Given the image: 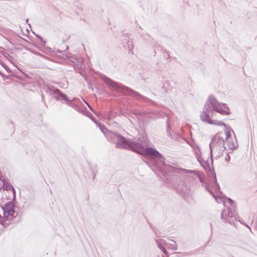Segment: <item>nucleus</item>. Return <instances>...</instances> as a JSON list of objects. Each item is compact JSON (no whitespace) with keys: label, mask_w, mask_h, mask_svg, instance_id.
<instances>
[{"label":"nucleus","mask_w":257,"mask_h":257,"mask_svg":"<svg viewBox=\"0 0 257 257\" xmlns=\"http://www.w3.org/2000/svg\"><path fill=\"white\" fill-rule=\"evenodd\" d=\"M209 192H210V193L213 195V196L215 198L216 201L217 202L219 203V201H218V199H217L216 197V196H215V195L212 193V192H210V191H209Z\"/></svg>","instance_id":"aec40b11"},{"label":"nucleus","mask_w":257,"mask_h":257,"mask_svg":"<svg viewBox=\"0 0 257 257\" xmlns=\"http://www.w3.org/2000/svg\"><path fill=\"white\" fill-rule=\"evenodd\" d=\"M245 226H246L247 228H249V229H250V230H251V228H250V227H249L247 224H245Z\"/></svg>","instance_id":"5701e85b"},{"label":"nucleus","mask_w":257,"mask_h":257,"mask_svg":"<svg viewBox=\"0 0 257 257\" xmlns=\"http://www.w3.org/2000/svg\"><path fill=\"white\" fill-rule=\"evenodd\" d=\"M87 105H88V106H89V108H90V109H92V108H91V107H90V106H89V105L88 103H87Z\"/></svg>","instance_id":"393cba45"},{"label":"nucleus","mask_w":257,"mask_h":257,"mask_svg":"<svg viewBox=\"0 0 257 257\" xmlns=\"http://www.w3.org/2000/svg\"><path fill=\"white\" fill-rule=\"evenodd\" d=\"M223 202L224 205L227 207V210L224 209L221 215V218L224 222H228L229 224L234 223L236 219L234 211L235 209V203L230 198H219Z\"/></svg>","instance_id":"39448f33"},{"label":"nucleus","mask_w":257,"mask_h":257,"mask_svg":"<svg viewBox=\"0 0 257 257\" xmlns=\"http://www.w3.org/2000/svg\"><path fill=\"white\" fill-rule=\"evenodd\" d=\"M50 91L51 94L54 95V98L58 100L62 92L58 89L55 88H52Z\"/></svg>","instance_id":"9b49d317"},{"label":"nucleus","mask_w":257,"mask_h":257,"mask_svg":"<svg viewBox=\"0 0 257 257\" xmlns=\"http://www.w3.org/2000/svg\"><path fill=\"white\" fill-rule=\"evenodd\" d=\"M100 77L107 84L109 88L111 90L121 91L136 98H144L143 96L137 92L120 83H116L105 75H101Z\"/></svg>","instance_id":"20e7f679"},{"label":"nucleus","mask_w":257,"mask_h":257,"mask_svg":"<svg viewBox=\"0 0 257 257\" xmlns=\"http://www.w3.org/2000/svg\"><path fill=\"white\" fill-rule=\"evenodd\" d=\"M106 129L101 127L102 132L105 134L108 141L114 143L115 147L118 149L128 150L142 155H147L151 157V163L157 169L160 170L164 164L165 158L156 150L148 147L146 139L143 137L137 140H127L117 133L105 132Z\"/></svg>","instance_id":"f257e3e1"},{"label":"nucleus","mask_w":257,"mask_h":257,"mask_svg":"<svg viewBox=\"0 0 257 257\" xmlns=\"http://www.w3.org/2000/svg\"><path fill=\"white\" fill-rule=\"evenodd\" d=\"M96 124H98V126H99V127L100 130H101V131L103 133V134L105 135V137H106V138H107L106 136V135H105V134L102 132V130L101 129V127H103V126H104V127L106 129V130H105V129H104V128H103V130H104V131H105V132H106V134H107V133H108V132H110L109 131H108V130H107L105 127V126H104V125H101V124H98V123H96Z\"/></svg>","instance_id":"a211bd4d"},{"label":"nucleus","mask_w":257,"mask_h":257,"mask_svg":"<svg viewBox=\"0 0 257 257\" xmlns=\"http://www.w3.org/2000/svg\"><path fill=\"white\" fill-rule=\"evenodd\" d=\"M132 43H133L132 41H130V40H128L127 43V48L128 49H130V50H131V49L133 48Z\"/></svg>","instance_id":"6ab92c4d"},{"label":"nucleus","mask_w":257,"mask_h":257,"mask_svg":"<svg viewBox=\"0 0 257 257\" xmlns=\"http://www.w3.org/2000/svg\"><path fill=\"white\" fill-rule=\"evenodd\" d=\"M213 187L214 191L216 192H218L220 191V187H219V184L217 183L216 178H215V179H214Z\"/></svg>","instance_id":"dca6fc26"},{"label":"nucleus","mask_w":257,"mask_h":257,"mask_svg":"<svg viewBox=\"0 0 257 257\" xmlns=\"http://www.w3.org/2000/svg\"><path fill=\"white\" fill-rule=\"evenodd\" d=\"M180 173L182 175H186L188 177H192V175H194L196 177H198L200 181L202 182L201 178H200L196 173L195 171L187 170V169H181L180 171Z\"/></svg>","instance_id":"9d476101"},{"label":"nucleus","mask_w":257,"mask_h":257,"mask_svg":"<svg viewBox=\"0 0 257 257\" xmlns=\"http://www.w3.org/2000/svg\"><path fill=\"white\" fill-rule=\"evenodd\" d=\"M158 247L165 254H167L166 248L176 250L177 244L175 241L172 239H169L167 241L163 239H159L156 240Z\"/></svg>","instance_id":"0eeeda50"},{"label":"nucleus","mask_w":257,"mask_h":257,"mask_svg":"<svg viewBox=\"0 0 257 257\" xmlns=\"http://www.w3.org/2000/svg\"><path fill=\"white\" fill-rule=\"evenodd\" d=\"M4 188L6 190H10L11 189H12L13 190H15L14 188H13V187L12 186V185H6V184H4Z\"/></svg>","instance_id":"f3484780"},{"label":"nucleus","mask_w":257,"mask_h":257,"mask_svg":"<svg viewBox=\"0 0 257 257\" xmlns=\"http://www.w3.org/2000/svg\"><path fill=\"white\" fill-rule=\"evenodd\" d=\"M175 257H179L177 255H175Z\"/></svg>","instance_id":"bb28decb"},{"label":"nucleus","mask_w":257,"mask_h":257,"mask_svg":"<svg viewBox=\"0 0 257 257\" xmlns=\"http://www.w3.org/2000/svg\"><path fill=\"white\" fill-rule=\"evenodd\" d=\"M90 118H91V119H92L94 122H95V121L93 119V117H90Z\"/></svg>","instance_id":"b1692460"},{"label":"nucleus","mask_w":257,"mask_h":257,"mask_svg":"<svg viewBox=\"0 0 257 257\" xmlns=\"http://www.w3.org/2000/svg\"><path fill=\"white\" fill-rule=\"evenodd\" d=\"M89 171L90 172V177H91L92 180H94L97 172L96 168L95 167H90Z\"/></svg>","instance_id":"2eb2a0df"},{"label":"nucleus","mask_w":257,"mask_h":257,"mask_svg":"<svg viewBox=\"0 0 257 257\" xmlns=\"http://www.w3.org/2000/svg\"><path fill=\"white\" fill-rule=\"evenodd\" d=\"M229 156L228 155L226 157H225V160L227 162L228 160H229Z\"/></svg>","instance_id":"412c9836"},{"label":"nucleus","mask_w":257,"mask_h":257,"mask_svg":"<svg viewBox=\"0 0 257 257\" xmlns=\"http://www.w3.org/2000/svg\"><path fill=\"white\" fill-rule=\"evenodd\" d=\"M128 39V38H126V39H126V41H127V39Z\"/></svg>","instance_id":"a878e982"},{"label":"nucleus","mask_w":257,"mask_h":257,"mask_svg":"<svg viewBox=\"0 0 257 257\" xmlns=\"http://www.w3.org/2000/svg\"><path fill=\"white\" fill-rule=\"evenodd\" d=\"M231 135L230 134L227 139H225V141L227 145L228 148L230 150H234L238 148V145L236 139L233 140L230 138Z\"/></svg>","instance_id":"1a4fd4ad"},{"label":"nucleus","mask_w":257,"mask_h":257,"mask_svg":"<svg viewBox=\"0 0 257 257\" xmlns=\"http://www.w3.org/2000/svg\"><path fill=\"white\" fill-rule=\"evenodd\" d=\"M230 132L225 131L217 134L212 139L209 145L210 157L211 163H213V158L217 159L221 157L223 152L226 150L225 147V139H227Z\"/></svg>","instance_id":"7ed1b4c3"},{"label":"nucleus","mask_w":257,"mask_h":257,"mask_svg":"<svg viewBox=\"0 0 257 257\" xmlns=\"http://www.w3.org/2000/svg\"><path fill=\"white\" fill-rule=\"evenodd\" d=\"M39 55L42 56V55H41L40 54H39Z\"/></svg>","instance_id":"c756f323"},{"label":"nucleus","mask_w":257,"mask_h":257,"mask_svg":"<svg viewBox=\"0 0 257 257\" xmlns=\"http://www.w3.org/2000/svg\"><path fill=\"white\" fill-rule=\"evenodd\" d=\"M141 35L142 38L146 41L148 42H151V40H153V38H151V37L147 34L144 32L140 33Z\"/></svg>","instance_id":"4468645a"},{"label":"nucleus","mask_w":257,"mask_h":257,"mask_svg":"<svg viewBox=\"0 0 257 257\" xmlns=\"http://www.w3.org/2000/svg\"><path fill=\"white\" fill-rule=\"evenodd\" d=\"M39 55L42 56V55H41L40 54H39Z\"/></svg>","instance_id":"cd10ccee"},{"label":"nucleus","mask_w":257,"mask_h":257,"mask_svg":"<svg viewBox=\"0 0 257 257\" xmlns=\"http://www.w3.org/2000/svg\"><path fill=\"white\" fill-rule=\"evenodd\" d=\"M217 113L228 115L229 109L226 104L218 102L213 95H210L200 114V120L207 124L225 126L224 123L217 119Z\"/></svg>","instance_id":"f03ea898"},{"label":"nucleus","mask_w":257,"mask_h":257,"mask_svg":"<svg viewBox=\"0 0 257 257\" xmlns=\"http://www.w3.org/2000/svg\"><path fill=\"white\" fill-rule=\"evenodd\" d=\"M64 100L67 101V104L70 106L71 105V100L67 97V96L63 93L62 92L60 94V95L57 100Z\"/></svg>","instance_id":"f8f14e48"},{"label":"nucleus","mask_w":257,"mask_h":257,"mask_svg":"<svg viewBox=\"0 0 257 257\" xmlns=\"http://www.w3.org/2000/svg\"><path fill=\"white\" fill-rule=\"evenodd\" d=\"M39 55L42 56V55H41L40 54H39Z\"/></svg>","instance_id":"c85d7f7f"},{"label":"nucleus","mask_w":257,"mask_h":257,"mask_svg":"<svg viewBox=\"0 0 257 257\" xmlns=\"http://www.w3.org/2000/svg\"><path fill=\"white\" fill-rule=\"evenodd\" d=\"M191 147L193 150V152L194 153L195 156L197 160V161L201 163L202 162L208 163L210 158L208 157L206 158L204 156V154H202L201 152V150L199 146L196 144H193L191 145Z\"/></svg>","instance_id":"6e6552de"},{"label":"nucleus","mask_w":257,"mask_h":257,"mask_svg":"<svg viewBox=\"0 0 257 257\" xmlns=\"http://www.w3.org/2000/svg\"><path fill=\"white\" fill-rule=\"evenodd\" d=\"M162 88L165 90L167 91L168 90H170L172 88V86L170 84V82L169 80H165L163 82L162 85Z\"/></svg>","instance_id":"ddd939ff"},{"label":"nucleus","mask_w":257,"mask_h":257,"mask_svg":"<svg viewBox=\"0 0 257 257\" xmlns=\"http://www.w3.org/2000/svg\"><path fill=\"white\" fill-rule=\"evenodd\" d=\"M15 205L12 201H9L4 206L0 205V222L4 220H11L15 216H16L17 213L15 211Z\"/></svg>","instance_id":"423d86ee"},{"label":"nucleus","mask_w":257,"mask_h":257,"mask_svg":"<svg viewBox=\"0 0 257 257\" xmlns=\"http://www.w3.org/2000/svg\"><path fill=\"white\" fill-rule=\"evenodd\" d=\"M77 66H78V67H81V63H80V62H78Z\"/></svg>","instance_id":"4be33fe9"}]
</instances>
